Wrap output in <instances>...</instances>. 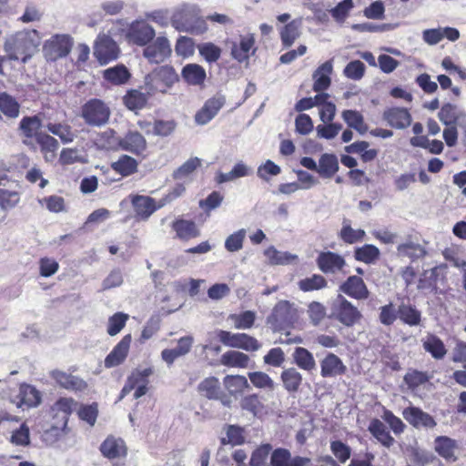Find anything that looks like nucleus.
I'll use <instances>...</instances> for the list:
<instances>
[{
  "label": "nucleus",
  "instance_id": "e433bc0d",
  "mask_svg": "<svg viewBox=\"0 0 466 466\" xmlns=\"http://www.w3.org/2000/svg\"><path fill=\"white\" fill-rule=\"evenodd\" d=\"M223 384L231 396L239 395L249 389L247 378L242 375H227L223 379Z\"/></svg>",
  "mask_w": 466,
  "mask_h": 466
},
{
  "label": "nucleus",
  "instance_id": "1a4fd4ad",
  "mask_svg": "<svg viewBox=\"0 0 466 466\" xmlns=\"http://www.w3.org/2000/svg\"><path fill=\"white\" fill-rule=\"evenodd\" d=\"M230 55L239 63L246 62L255 53V37L253 34L240 35L237 41L230 43Z\"/></svg>",
  "mask_w": 466,
  "mask_h": 466
},
{
  "label": "nucleus",
  "instance_id": "774afa93",
  "mask_svg": "<svg viewBox=\"0 0 466 466\" xmlns=\"http://www.w3.org/2000/svg\"><path fill=\"white\" fill-rule=\"evenodd\" d=\"M247 231L241 228L230 234L225 240V248L228 252H237L243 248V242L246 238Z\"/></svg>",
  "mask_w": 466,
  "mask_h": 466
},
{
  "label": "nucleus",
  "instance_id": "603ef678",
  "mask_svg": "<svg viewBox=\"0 0 466 466\" xmlns=\"http://www.w3.org/2000/svg\"><path fill=\"white\" fill-rule=\"evenodd\" d=\"M111 167L116 172L127 177L137 171V162L135 158L123 155L117 161L113 162Z\"/></svg>",
  "mask_w": 466,
  "mask_h": 466
},
{
  "label": "nucleus",
  "instance_id": "dca6fc26",
  "mask_svg": "<svg viewBox=\"0 0 466 466\" xmlns=\"http://www.w3.org/2000/svg\"><path fill=\"white\" fill-rule=\"evenodd\" d=\"M77 405V401L71 397H60L56 400L51 407L54 419L60 417V424L56 428H66L69 417Z\"/></svg>",
  "mask_w": 466,
  "mask_h": 466
},
{
  "label": "nucleus",
  "instance_id": "20e7f679",
  "mask_svg": "<svg viewBox=\"0 0 466 466\" xmlns=\"http://www.w3.org/2000/svg\"><path fill=\"white\" fill-rule=\"evenodd\" d=\"M330 322L326 329L329 334H320L316 341L324 348H335L339 345L340 338L348 340L354 339V334L350 331L355 322Z\"/></svg>",
  "mask_w": 466,
  "mask_h": 466
},
{
  "label": "nucleus",
  "instance_id": "9b49d317",
  "mask_svg": "<svg viewBox=\"0 0 466 466\" xmlns=\"http://www.w3.org/2000/svg\"><path fill=\"white\" fill-rule=\"evenodd\" d=\"M143 55L150 63H161L171 55L170 44L166 37L158 36L147 45Z\"/></svg>",
  "mask_w": 466,
  "mask_h": 466
},
{
  "label": "nucleus",
  "instance_id": "7ed1b4c3",
  "mask_svg": "<svg viewBox=\"0 0 466 466\" xmlns=\"http://www.w3.org/2000/svg\"><path fill=\"white\" fill-rule=\"evenodd\" d=\"M179 76L170 66H162L155 68L145 77V90L148 96L157 92L167 93L177 82Z\"/></svg>",
  "mask_w": 466,
  "mask_h": 466
},
{
  "label": "nucleus",
  "instance_id": "6ab92c4d",
  "mask_svg": "<svg viewBox=\"0 0 466 466\" xmlns=\"http://www.w3.org/2000/svg\"><path fill=\"white\" fill-rule=\"evenodd\" d=\"M131 335L127 334L113 348L110 353L106 357L104 365L106 368L110 369L122 364L129 352L131 344Z\"/></svg>",
  "mask_w": 466,
  "mask_h": 466
},
{
  "label": "nucleus",
  "instance_id": "3c124183",
  "mask_svg": "<svg viewBox=\"0 0 466 466\" xmlns=\"http://www.w3.org/2000/svg\"><path fill=\"white\" fill-rule=\"evenodd\" d=\"M20 106L16 100L7 93H0V111L9 118L19 116Z\"/></svg>",
  "mask_w": 466,
  "mask_h": 466
},
{
  "label": "nucleus",
  "instance_id": "864d4df0",
  "mask_svg": "<svg viewBox=\"0 0 466 466\" xmlns=\"http://www.w3.org/2000/svg\"><path fill=\"white\" fill-rule=\"evenodd\" d=\"M339 169L338 159L335 155L324 154L319 159L318 172L324 177H332Z\"/></svg>",
  "mask_w": 466,
  "mask_h": 466
},
{
  "label": "nucleus",
  "instance_id": "69168bd1",
  "mask_svg": "<svg viewBox=\"0 0 466 466\" xmlns=\"http://www.w3.org/2000/svg\"><path fill=\"white\" fill-rule=\"evenodd\" d=\"M379 256L380 250L373 245H364L355 250L356 259L367 264L374 262Z\"/></svg>",
  "mask_w": 466,
  "mask_h": 466
},
{
  "label": "nucleus",
  "instance_id": "f704fd0d",
  "mask_svg": "<svg viewBox=\"0 0 466 466\" xmlns=\"http://www.w3.org/2000/svg\"><path fill=\"white\" fill-rule=\"evenodd\" d=\"M239 406L242 410L251 413L253 416H259L266 410V406L258 393H250L240 399Z\"/></svg>",
  "mask_w": 466,
  "mask_h": 466
},
{
  "label": "nucleus",
  "instance_id": "f8f14e48",
  "mask_svg": "<svg viewBox=\"0 0 466 466\" xmlns=\"http://www.w3.org/2000/svg\"><path fill=\"white\" fill-rule=\"evenodd\" d=\"M99 451L105 458L114 461L125 460L128 450L123 439L109 435L100 444Z\"/></svg>",
  "mask_w": 466,
  "mask_h": 466
},
{
  "label": "nucleus",
  "instance_id": "cd10ccee",
  "mask_svg": "<svg viewBox=\"0 0 466 466\" xmlns=\"http://www.w3.org/2000/svg\"><path fill=\"white\" fill-rule=\"evenodd\" d=\"M340 289L345 294L357 299H364L369 296V290L363 279L357 276L350 277Z\"/></svg>",
  "mask_w": 466,
  "mask_h": 466
},
{
  "label": "nucleus",
  "instance_id": "ea45409f",
  "mask_svg": "<svg viewBox=\"0 0 466 466\" xmlns=\"http://www.w3.org/2000/svg\"><path fill=\"white\" fill-rule=\"evenodd\" d=\"M301 19H295L280 30V38L285 47L291 46L300 35Z\"/></svg>",
  "mask_w": 466,
  "mask_h": 466
},
{
  "label": "nucleus",
  "instance_id": "b1692460",
  "mask_svg": "<svg viewBox=\"0 0 466 466\" xmlns=\"http://www.w3.org/2000/svg\"><path fill=\"white\" fill-rule=\"evenodd\" d=\"M41 126V119L37 116H25L21 119L19 123V130L21 132L24 144L28 146L33 145V137L37 139V136L41 134L38 132Z\"/></svg>",
  "mask_w": 466,
  "mask_h": 466
},
{
  "label": "nucleus",
  "instance_id": "7c9ffc66",
  "mask_svg": "<svg viewBox=\"0 0 466 466\" xmlns=\"http://www.w3.org/2000/svg\"><path fill=\"white\" fill-rule=\"evenodd\" d=\"M458 449L457 441L448 436H438L434 440V450L447 461L456 460L455 452Z\"/></svg>",
  "mask_w": 466,
  "mask_h": 466
},
{
  "label": "nucleus",
  "instance_id": "4468645a",
  "mask_svg": "<svg viewBox=\"0 0 466 466\" xmlns=\"http://www.w3.org/2000/svg\"><path fill=\"white\" fill-rule=\"evenodd\" d=\"M220 341L229 347L240 348L246 350H258L260 347L258 341L247 334H233L229 331L221 330L218 334Z\"/></svg>",
  "mask_w": 466,
  "mask_h": 466
},
{
  "label": "nucleus",
  "instance_id": "338daca9",
  "mask_svg": "<svg viewBox=\"0 0 466 466\" xmlns=\"http://www.w3.org/2000/svg\"><path fill=\"white\" fill-rule=\"evenodd\" d=\"M330 451L337 461L345 463L351 456V449L339 440L330 441Z\"/></svg>",
  "mask_w": 466,
  "mask_h": 466
},
{
  "label": "nucleus",
  "instance_id": "c9c22d12",
  "mask_svg": "<svg viewBox=\"0 0 466 466\" xmlns=\"http://www.w3.org/2000/svg\"><path fill=\"white\" fill-rule=\"evenodd\" d=\"M249 361L247 354L237 350H228L220 357V363L229 368L245 369L248 367Z\"/></svg>",
  "mask_w": 466,
  "mask_h": 466
},
{
  "label": "nucleus",
  "instance_id": "bf43d9fd",
  "mask_svg": "<svg viewBox=\"0 0 466 466\" xmlns=\"http://www.w3.org/2000/svg\"><path fill=\"white\" fill-rule=\"evenodd\" d=\"M199 55L208 62H217L220 56L222 50L219 46L211 42H206L198 46Z\"/></svg>",
  "mask_w": 466,
  "mask_h": 466
},
{
  "label": "nucleus",
  "instance_id": "5fc2aeb1",
  "mask_svg": "<svg viewBox=\"0 0 466 466\" xmlns=\"http://www.w3.org/2000/svg\"><path fill=\"white\" fill-rule=\"evenodd\" d=\"M148 96L147 93L134 89L127 92L123 100L128 109L137 110L145 106Z\"/></svg>",
  "mask_w": 466,
  "mask_h": 466
},
{
  "label": "nucleus",
  "instance_id": "ddd939ff",
  "mask_svg": "<svg viewBox=\"0 0 466 466\" xmlns=\"http://www.w3.org/2000/svg\"><path fill=\"white\" fill-rule=\"evenodd\" d=\"M320 376L324 379H332L344 376L348 368L342 360L335 353L329 352L319 361Z\"/></svg>",
  "mask_w": 466,
  "mask_h": 466
},
{
  "label": "nucleus",
  "instance_id": "09e8293b",
  "mask_svg": "<svg viewBox=\"0 0 466 466\" xmlns=\"http://www.w3.org/2000/svg\"><path fill=\"white\" fill-rule=\"evenodd\" d=\"M252 169L243 162H238L233 168L228 173H220L218 177V183H225L233 181L239 177H244L251 175Z\"/></svg>",
  "mask_w": 466,
  "mask_h": 466
},
{
  "label": "nucleus",
  "instance_id": "052dcab7",
  "mask_svg": "<svg viewBox=\"0 0 466 466\" xmlns=\"http://www.w3.org/2000/svg\"><path fill=\"white\" fill-rule=\"evenodd\" d=\"M429 379L427 372L417 370H409L403 378L405 384L412 390L426 383Z\"/></svg>",
  "mask_w": 466,
  "mask_h": 466
},
{
  "label": "nucleus",
  "instance_id": "0e129e2a",
  "mask_svg": "<svg viewBox=\"0 0 466 466\" xmlns=\"http://www.w3.org/2000/svg\"><path fill=\"white\" fill-rule=\"evenodd\" d=\"M46 128L52 134L59 137L64 143L73 141L75 135L71 130V127L66 124L61 123H48Z\"/></svg>",
  "mask_w": 466,
  "mask_h": 466
},
{
  "label": "nucleus",
  "instance_id": "a19ab883",
  "mask_svg": "<svg viewBox=\"0 0 466 466\" xmlns=\"http://www.w3.org/2000/svg\"><path fill=\"white\" fill-rule=\"evenodd\" d=\"M423 348L436 360L443 359L447 353L443 341L436 335L432 334L426 337L423 341Z\"/></svg>",
  "mask_w": 466,
  "mask_h": 466
},
{
  "label": "nucleus",
  "instance_id": "aec40b11",
  "mask_svg": "<svg viewBox=\"0 0 466 466\" xmlns=\"http://www.w3.org/2000/svg\"><path fill=\"white\" fill-rule=\"evenodd\" d=\"M50 376L57 385L67 390L83 391L87 388V383L82 378L66 371L56 370Z\"/></svg>",
  "mask_w": 466,
  "mask_h": 466
},
{
  "label": "nucleus",
  "instance_id": "4be33fe9",
  "mask_svg": "<svg viewBox=\"0 0 466 466\" xmlns=\"http://www.w3.org/2000/svg\"><path fill=\"white\" fill-rule=\"evenodd\" d=\"M383 119L389 126L397 129H404L411 123V116L406 108L391 107L383 112Z\"/></svg>",
  "mask_w": 466,
  "mask_h": 466
},
{
  "label": "nucleus",
  "instance_id": "c85d7f7f",
  "mask_svg": "<svg viewBox=\"0 0 466 466\" xmlns=\"http://www.w3.org/2000/svg\"><path fill=\"white\" fill-rule=\"evenodd\" d=\"M197 390L200 396L208 400H219L223 395L219 380L214 376L205 378Z\"/></svg>",
  "mask_w": 466,
  "mask_h": 466
},
{
  "label": "nucleus",
  "instance_id": "f3484780",
  "mask_svg": "<svg viewBox=\"0 0 466 466\" xmlns=\"http://www.w3.org/2000/svg\"><path fill=\"white\" fill-rule=\"evenodd\" d=\"M154 373L152 367H147L144 370L135 369L127 380L132 385L135 390L134 398L139 399L144 396L148 390L149 377Z\"/></svg>",
  "mask_w": 466,
  "mask_h": 466
},
{
  "label": "nucleus",
  "instance_id": "58836bf2",
  "mask_svg": "<svg viewBox=\"0 0 466 466\" xmlns=\"http://www.w3.org/2000/svg\"><path fill=\"white\" fill-rule=\"evenodd\" d=\"M275 320H293L299 318V309L294 303L288 300L278 302L273 309Z\"/></svg>",
  "mask_w": 466,
  "mask_h": 466
},
{
  "label": "nucleus",
  "instance_id": "2f4dec72",
  "mask_svg": "<svg viewBox=\"0 0 466 466\" xmlns=\"http://www.w3.org/2000/svg\"><path fill=\"white\" fill-rule=\"evenodd\" d=\"M280 380L283 388L289 393H297L302 385L303 377L296 368H288L282 370Z\"/></svg>",
  "mask_w": 466,
  "mask_h": 466
},
{
  "label": "nucleus",
  "instance_id": "bb28decb",
  "mask_svg": "<svg viewBox=\"0 0 466 466\" xmlns=\"http://www.w3.org/2000/svg\"><path fill=\"white\" fill-rule=\"evenodd\" d=\"M439 119L446 126L459 125L462 126L466 123V115L463 111L459 110L456 106L445 104L438 114Z\"/></svg>",
  "mask_w": 466,
  "mask_h": 466
},
{
  "label": "nucleus",
  "instance_id": "0eeeda50",
  "mask_svg": "<svg viewBox=\"0 0 466 466\" xmlns=\"http://www.w3.org/2000/svg\"><path fill=\"white\" fill-rule=\"evenodd\" d=\"M120 50L116 43L106 35H99L95 44L94 55L100 65H106L116 60Z\"/></svg>",
  "mask_w": 466,
  "mask_h": 466
},
{
  "label": "nucleus",
  "instance_id": "6e6552de",
  "mask_svg": "<svg viewBox=\"0 0 466 466\" xmlns=\"http://www.w3.org/2000/svg\"><path fill=\"white\" fill-rule=\"evenodd\" d=\"M155 29L143 20L132 22L127 32V39L129 43L145 46L155 37Z\"/></svg>",
  "mask_w": 466,
  "mask_h": 466
},
{
  "label": "nucleus",
  "instance_id": "6e6d98bb",
  "mask_svg": "<svg viewBox=\"0 0 466 466\" xmlns=\"http://www.w3.org/2000/svg\"><path fill=\"white\" fill-rule=\"evenodd\" d=\"M251 384L257 388L266 390H273L275 382L268 374L263 371H252L248 373Z\"/></svg>",
  "mask_w": 466,
  "mask_h": 466
},
{
  "label": "nucleus",
  "instance_id": "39448f33",
  "mask_svg": "<svg viewBox=\"0 0 466 466\" xmlns=\"http://www.w3.org/2000/svg\"><path fill=\"white\" fill-rule=\"evenodd\" d=\"M110 108L102 100L93 98L88 100L81 110V116L89 126L101 127L106 125L110 117Z\"/></svg>",
  "mask_w": 466,
  "mask_h": 466
},
{
  "label": "nucleus",
  "instance_id": "72a5a7b5",
  "mask_svg": "<svg viewBox=\"0 0 466 466\" xmlns=\"http://www.w3.org/2000/svg\"><path fill=\"white\" fill-rule=\"evenodd\" d=\"M182 78L191 86H201L204 84L207 74L203 66L198 64H187L181 71Z\"/></svg>",
  "mask_w": 466,
  "mask_h": 466
},
{
  "label": "nucleus",
  "instance_id": "c756f323",
  "mask_svg": "<svg viewBox=\"0 0 466 466\" xmlns=\"http://www.w3.org/2000/svg\"><path fill=\"white\" fill-rule=\"evenodd\" d=\"M333 70L331 61H327L319 66L313 74V90L315 92H321L326 90L330 86V75Z\"/></svg>",
  "mask_w": 466,
  "mask_h": 466
},
{
  "label": "nucleus",
  "instance_id": "a211bd4d",
  "mask_svg": "<svg viewBox=\"0 0 466 466\" xmlns=\"http://www.w3.org/2000/svg\"><path fill=\"white\" fill-rule=\"evenodd\" d=\"M402 415L410 425L417 429H433L437 425L435 419L431 414L417 407L404 409Z\"/></svg>",
  "mask_w": 466,
  "mask_h": 466
},
{
  "label": "nucleus",
  "instance_id": "c03bdc74",
  "mask_svg": "<svg viewBox=\"0 0 466 466\" xmlns=\"http://www.w3.org/2000/svg\"><path fill=\"white\" fill-rule=\"evenodd\" d=\"M173 229L181 239H189L199 235L197 225L190 220L179 219L173 223Z\"/></svg>",
  "mask_w": 466,
  "mask_h": 466
},
{
  "label": "nucleus",
  "instance_id": "79ce46f5",
  "mask_svg": "<svg viewBox=\"0 0 466 466\" xmlns=\"http://www.w3.org/2000/svg\"><path fill=\"white\" fill-rule=\"evenodd\" d=\"M400 257H407L410 259H418L425 256L426 250L423 246L410 239L401 243L397 248Z\"/></svg>",
  "mask_w": 466,
  "mask_h": 466
},
{
  "label": "nucleus",
  "instance_id": "680f3d73",
  "mask_svg": "<svg viewBox=\"0 0 466 466\" xmlns=\"http://www.w3.org/2000/svg\"><path fill=\"white\" fill-rule=\"evenodd\" d=\"M201 165V160L198 157H191L181 165L173 173V177L177 180H183L187 178L198 167Z\"/></svg>",
  "mask_w": 466,
  "mask_h": 466
},
{
  "label": "nucleus",
  "instance_id": "f257e3e1",
  "mask_svg": "<svg viewBox=\"0 0 466 466\" xmlns=\"http://www.w3.org/2000/svg\"><path fill=\"white\" fill-rule=\"evenodd\" d=\"M41 43V37L36 30H24L6 37L4 49L7 58L21 59L25 63L36 51Z\"/></svg>",
  "mask_w": 466,
  "mask_h": 466
},
{
  "label": "nucleus",
  "instance_id": "393cba45",
  "mask_svg": "<svg viewBox=\"0 0 466 466\" xmlns=\"http://www.w3.org/2000/svg\"><path fill=\"white\" fill-rule=\"evenodd\" d=\"M17 398V406L20 408H35L42 401L41 392L35 387L25 383L20 386Z\"/></svg>",
  "mask_w": 466,
  "mask_h": 466
},
{
  "label": "nucleus",
  "instance_id": "473e14b6",
  "mask_svg": "<svg viewBox=\"0 0 466 466\" xmlns=\"http://www.w3.org/2000/svg\"><path fill=\"white\" fill-rule=\"evenodd\" d=\"M370 434L384 447L390 448L394 443V438L390 435L385 424L379 419H372L368 427Z\"/></svg>",
  "mask_w": 466,
  "mask_h": 466
},
{
  "label": "nucleus",
  "instance_id": "37998d69",
  "mask_svg": "<svg viewBox=\"0 0 466 466\" xmlns=\"http://www.w3.org/2000/svg\"><path fill=\"white\" fill-rule=\"evenodd\" d=\"M264 255L271 265H289L297 261L298 256L289 252L277 250L274 247H269L264 251Z\"/></svg>",
  "mask_w": 466,
  "mask_h": 466
},
{
  "label": "nucleus",
  "instance_id": "4d7b16f0",
  "mask_svg": "<svg viewBox=\"0 0 466 466\" xmlns=\"http://www.w3.org/2000/svg\"><path fill=\"white\" fill-rule=\"evenodd\" d=\"M78 418L93 427L98 417V404L93 402L91 404H80L77 410Z\"/></svg>",
  "mask_w": 466,
  "mask_h": 466
},
{
  "label": "nucleus",
  "instance_id": "a878e982",
  "mask_svg": "<svg viewBox=\"0 0 466 466\" xmlns=\"http://www.w3.org/2000/svg\"><path fill=\"white\" fill-rule=\"evenodd\" d=\"M132 205L136 215L141 219H147L157 209L160 208L159 203L147 196L136 195L132 198Z\"/></svg>",
  "mask_w": 466,
  "mask_h": 466
},
{
  "label": "nucleus",
  "instance_id": "8fccbe9b",
  "mask_svg": "<svg viewBox=\"0 0 466 466\" xmlns=\"http://www.w3.org/2000/svg\"><path fill=\"white\" fill-rule=\"evenodd\" d=\"M106 80L113 85L125 84L130 77V74L127 67L123 65L107 68L103 73Z\"/></svg>",
  "mask_w": 466,
  "mask_h": 466
},
{
  "label": "nucleus",
  "instance_id": "4c0bfd02",
  "mask_svg": "<svg viewBox=\"0 0 466 466\" xmlns=\"http://www.w3.org/2000/svg\"><path fill=\"white\" fill-rule=\"evenodd\" d=\"M294 363L301 370L312 371L316 368L313 354L303 347H297L292 354Z\"/></svg>",
  "mask_w": 466,
  "mask_h": 466
},
{
  "label": "nucleus",
  "instance_id": "5701e85b",
  "mask_svg": "<svg viewBox=\"0 0 466 466\" xmlns=\"http://www.w3.org/2000/svg\"><path fill=\"white\" fill-rule=\"evenodd\" d=\"M119 147L121 149L140 155L147 148V141L145 137L137 131H129L119 139Z\"/></svg>",
  "mask_w": 466,
  "mask_h": 466
},
{
  "label": "nucleus",
  "instance_id": "423d86ee",
  "mask_svg": "<svg viewBox=\"0 0 466 466\" xmlns=\"http://www.w3.org/2000/svg\"><path fill=\"white\" fill-rule=\"evenodd\" d=\"M73 39L69 35H55L46 40L43 46L45 56L52 61L67 56L72 48Z\"/></svg>",
  "mask_w": 466,
  "mask_h": 466
},
{
  "label": "nucleus",
  "instance_id": "49530a36",
  "mask_svg": "<svg viewBox=\"0 0 466 466\" xmlns=\"http://www.w3.org/2000/svg\"><path fill=\"white\" fill-rule=\"evenodd\" d=\"M342 118L350 127L355 129L360 134L363 135L368 131V126L364 122V117L359 111L344 110L342 112Z\"/></svg>",
  "mask_w": 466,
  "mask_h": 466
},
{
  "label": "nucleus",
  "instance_id": "412c9836",
  "mask_svg": "<svg viewBox=\"0 0 466 466\" xmlns=\"http://www.w3.org/2000/svg\"><path fill=\"white\" fill-rule=\"evenodd\" d=\"M345 264V259L340 255L331 251L321 252L317 258V265L324 273L340 271Z\"/></svg>",
  "mask_w": 466,
  "mask_h": 466
},
{
  "label": "nucleus",
  "instance_id": "e2e57ef3",
  "mask_svg": "<svg viewBox=\"0 0 466 466\" xmlns=\"http://www.w3.org/2000/svg\"><path fill=\"white\" fill-rule=\"evenodd\" d=\"M365 234L366 233L363 229H354L351 228L349 221L344 220L342 228L339 233V237L344 242L348 244H353L355 242L362 240Z\"/></svg>",
  "mask_w": 466,
  "mask_h": 466
},
{
  "label": "nucleus",
  "instance_id": "2eb2a0df",
  "mask_svg": "<svg viewBox=\"0 0 466 466\" xmlns=\"http://www.w3.org/2000/svg\"><path fill=\"white\" fill-rule=\"evenodd\" d=\"M420 313L410 305L401 304L396 309L393 304H389L381 308L380 320L386 321L391 319L400 320H420Z\"/></svg>",
  "mask_w": 466,
  "mask_h": 466
},
{
  "label": "nucleus",
  "instance_id": "9d476101",
  "mask_svg": "<svg viewBox=\"0 0 466 466\" xmlns=\"http://www.w3.org/2000/svg\"><path fill=\"white\" fill-rule=\"evenodd\" d=\"M226 103L225 96L217 94L208 99L203 106L196 113L195 121L198 125H206L210 122Z\"/></svg>",
  "mask_w": 466,
  "mask_h": 466
},
{
  "label": "nucleus",
  "instance_id": "13d9d810",
  "mask_svg": "<svg viewBox=\"0 0 466 466\" xmlns=\"http://www.w3.org/2000/svg\"><path fill=\"white\" fill-rule=\"evenodd\" d=\"M340 320H357L361 318L360 312L344 298L338 299Z\"/></svg>",
  "mask_w": 466,
  "mask_h": 466
},
{
  "label": "nucleus",
  "instance_id": "f03ea898",
  "mask_svg": "<svg viewBox=\"0 0 466 466\" xmlns=\"http://www.w3.org/2000/svg\"><path fill=\"white\" fill-rule=\"evenodd\" d=\"M172 25L178 31L193 35H202L208 30L206 19L196 5H184L177 10L172 16Z\"/></svg>",
  "mask_w": 466,
  "mask_h": 466
},
{
  "label": "nucleus",
  "instance_id": "a18cd8bd",
  "mask_svg": "<svg viewBox=\"0 0 466 466\" xmlns=\"http://www.w3.org/2000/svg\"><path fill=\"white\" fill-rule=\"evenodd\" d=\"M36 141L41 147L45 159L48 162L53 161L59 146L57 140L47 134H40Z\"/></svg>",
  "mask_w": 466,
  "mask_h": 466
},
{
  "label": "nucleus",
  "instance_id": "de8ad7c7",
  "mask_svg": "<svg viewBox=\"0 0 466 466\" xmlns=\"http://www.w3.org/2000/svg\"><path fill=\"white\" fill-rule=\"evenodd\" d=\"M226 438H221L222 445L230 444L232 446L242 445L245 442V430L238 425H227Z\"/></svg>",
  "mask_w": 466,
  "mask_h": 466
}]
</instances>
